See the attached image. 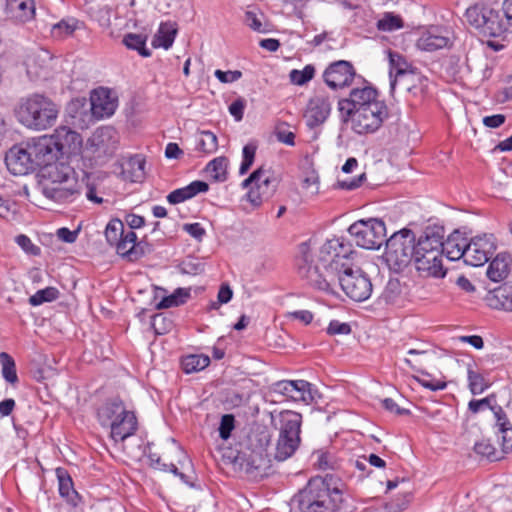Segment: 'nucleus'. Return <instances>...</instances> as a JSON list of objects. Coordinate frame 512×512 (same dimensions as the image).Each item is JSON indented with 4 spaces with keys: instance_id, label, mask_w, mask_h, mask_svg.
<instances>
[{
    "instance_id": "1",
    "label": "nucleus",
    "mask_w": 512,
    "mask_h": 512,
    "mask_svg": "<svg viewBox=\"0 0 512 512\" xmlns=\"http://www.w3.org/2000/svg\"><path fill=\"white\" fill-rule=\"evenodd\" d=\"M354 254L349 240L334 237L321 246L315 261L311 241L302 242L298 245L296 258L298 275L312 288L332 293L337 276L353 267Z\"/></svg>"
},
{
    "instance_id": "2",
    "label": "nucleus",
    "mask_w": 512,
    "mask_h": 512,
    "mask_svg": "<svg viewBox=\"0 0 512 512\" xmlns=\"http://www.w3.org/2000/svg\"><path fill=\"white\" fill-rule=\"evenodd\" d=\"M270 442V431L264 426H255L240 437L234 447L227 449L223 457L235 470L243 472L249 478H263L270 468L267 453Z\"/></svg>"
},
{
    "instance_id": "3",
    "label": "nucleus",
    "mask_w": 512,
    "mask_h": 512,
    "mask_svg": "<svg viewBox=\"0 0 512 512\" xmlns=\"http://www.w3.org/2000/svg\"><path fill=\"white\" fill-rule=\"evenodd\" d=\"M344 486L335 475L315 476L293 496L292 502L300 512H351Z\"/></svg>"
},
{
    "instance_id": "4",
    "label": "nucleus",
    "mask_w": 512,
    "mask_h": 512,
    "mask_svg": "<svg viewBox=\"0 0 512 512\" xmlns=\"http://www.w3.org/2000/svg\"><path fill=\"white\" fill-rule=\"evenodd\" d=\"M38 177L40 192L56 203H72L81 195L75 171L65 163H56L42 168Z\"/></svg>"
},
{
    "instance_id": "5",
    "label": "nucleus",
    "mask_w": 512,
    "mask_h": 512,
    "mask_svg": "<svg viewBox=\"0 0 512 512\" xmlns=\"http://www.w3.org/2000/svg\"><path fill=\"white\" fill-rule=\"evenodd\" d=\"M444 233L443 226L428 225L417 239L412 261L421 276L443 278L446 275L442 263Z\"/></svg>"
},
{
    "instance_id": "6",
    "label": "nucleus",
    "mask_w": 512,
    "mask_h": 512,
    "mask_svg": "<svg viewBox=\"0 0 512 512\" xmlns=\"http://www.w3.org/2000/svg\"><path fill=\"white\" fill-rule=\"evenodd\" d=\"M60 106L44 94L34 93L19 100L14 108L17 121L24 127L42 131L55 125Z\"/></svg>"
},
{
    "instance_id": "7",
    "label": "nucleus",
    "mask_w": 512,
    "mask_h": 512,
    "mask_svg": "<svg viewBox=\"0 0 512 512\" xmlns=\"http://www.w3.org/2000/svg\"><path fill=\"white\" fill-rule=\"evenodd\" d=\"M97 420L104 428L110 429L114 442H123L134 435L138 428L135 413L128 410L119 397L109 398L97 409Z\"/></svg>"
},
{
    "instance_id": "8",
    "label": "nucleus",
    "mask_w": 512,
    "mask_h": 512,
    "mask_svg": "<svg viewBox=\"0 0 512 512\" xmlns=\"http://www.w3.org/2000/svg\"><path fill=\"white\" fill-rule=\"evenodd\" d=\"M385 260L394 272L403 271L413 260L416 250L415 233L408 228L394 232L385 240Z\"/></svg>"
},
{
    "instance_id": "9",
    "label": "nucleus",
    "mask_w": 512,
    "mask_h": 512,
    "mask_svg": "<svg viewBox=\"0 0 512 512\" xmlns=\"http://www.w3.org/2000/svg\"><path fill=\"white\" fill-rule=\"evenodd\" d=\"M104 234L108 244L116 248L117 254L129 261H137L146 253L143 243L137 242L136 233L125 231L124 223L118 218L108 222Z\"/></svg>"
},
{
    "instance_id": "10",
    "label": "nucleus",
    "mask_w": 512,
    "mask_h": 512,
    "mask_svg": "<svg viewBox=\"0 0 512 512\" xmlns=\"http://www.w3.org/2000/svg\"><path fill=\"white\" fill-rule=\"evenodd\" d=\"M280 424L275 459L284 461L291 457L300 445L302 416L293 411H286L281 414Z\"/></svg>"
},
{
    "instance_id": "11",
    "label": "nucleus",
    "mask_w": 512,
    "mask_h": 512,
    "mask_svg": "<svg viewBox=\"0 0 512 512\" xmlns=\"http://www.w3.org/2000/svg\"><path fill=\"white\" fill-rule=\"evenodd\" d=\"M389 117L384 101L372 103L367 108L354 111L349 117H340L343 123H350L351 129L358 135L372 134L378 131Z\"/></svg>"
},
{
    "instance_id": "12",
    "label": "nucleus",
    "mask_w": 512,
    "mask_h": 512,
    "mask_svg": "<svg viewBox=\"0 0 512 512\" xmlns=\"http://www.w3.org/2000/svg\"><path fill=\"white\" fill-rule=\"evenodd\" d=\"M465 16L467 22L484 36L499 37L508 29L500 11L483 4L469 7Z\"/></svg>"
},
{
    "instance_id": "13",
    "label": "nucleus",
    "mask_w": 512,
    "mask_h": 512,
    "mask_svg": "<svg viewBox=\"0 0 512 512\" xmlns=\"http://www.w3.org/2000/svg\"><path fill=\"white\" fill-rule=\"evenodd\" d=\"M348 232L357 246L364 249L377 250L386 240L385 223L378 218L358 220L350 225Z\"/></svg>"
},
{
    "instance_id": "14",
    "label": "nucleus",
    "mask_w": 512,
    "mask_h": 512,
    "mask_svg": "<svg viewBox=\"0 0 512 512\" xmlns=\"http://www.w3.org/2000/svg\"><path fill=\"white\" fill-rule=\"evenodd\" d=\"M336 283H339L344 293L356 302L367 300L373 291L370 277L358 267H351L340 273Z\"/></svg>"
},
{
    "instance_id": "15",
    "label": "nucleus",
    "mask_w": 512,
    "mask_h": 512,
    "mask_svg": "<svg viewBox=\"0 0 512 512\" xmlns=\"http://www.w3.org/2000/svg\"><path fill=\"white\" fill-rule=\"evenodd\" d=\"M275 182V179H272L270 176H266V171L262 167H259L242 182V187H250L246 194L247 200L253 205V207H259L275 192Z\"/></svg>"
},
{
    "instance_id": "16",
    "label": "nucleus",
    "mask_w": 512,
    "mask_h": 512,
    "mask_svg": "<svg viewBox=\"0 0 512 512\" xmlns=\"http://www.w3.org/2000/svg\"><path fill=\"white\" fill-rule=\"evenodd\" d=\"M381 101L379 100V92L372 86L354 88L347 98L338 101V111L340 117H349L354 111L367 108L368 105Z\"/></svg>"
},
{
    "instance_id": "17",
    "label": "nucleus",
    "mask_w": 512,
    "mask_h": 512,
    "mask_svg": "<svg viewBox=\"0 0 512 512\" xmlns=\"http://www.w3.org/2000/svg\"><path fill=\"white\" fill-rule=\"evenodd\" d=\"M30 155L34 160L36 167L41 169L56 164L54 161L58 158L59 147L56 140L51 135H43L37 138H32L26 142Z\"/></svg>"
},
{
    "instance_id": "18",
    "label": "nucleus",
    "mask_w": 512,
    "mask_h": 512,
    "mask_svg": "<svg viewBox=\"0 0 512 512\" xmlns=\"http://www.w3.org/2000/svg\"><path fill=\"white\" fill-rule=\"evenodd\" d=\"M356 75L351 62L339 60L331 63L323 73V80L331 89L348 87Z\"/></svg>"
},
{
    "instance_id": "19",
    "label": "nucleus",
    "mask_w": 512,
    "mask_h": 512,
    "mask_svg": "<svg viewBox=\"0 0 512 512\" xmlns=\"http://www.w3.org/2000/svg\"><path fill=\"white\" fill-rule=\"evenodd\" d=\"M5 163L14 175H26L37 168L27 144L13 146L6 154Z\"/></svg>"
},
{
    "instance_id": "20",
    "label": "nucleus",
    "mask_w": 512,
    "mask_h": 512,
    "mask_svg": "<svg viewBox=\"0 0 512 512\" xmlns=\"http://www.w3.org/2000/svg\"><path fill=\"white\" fill-rule=\"evenodd\" d=\"M494 246L485 237H475L467 242L463 255L465 264L478 267L484 265L491 257Z\"/></svg>"
},
{
    "instance_id": "21",
    "label": "nucleus",
    "mask_w": 512,
    "mask_h": 512,
    "mask_svg": "<svg viewBox=\"0 0 512 512\" xmlns=\"http://www.w3.org/2000/svg\"><path fill=\"white\" fill-rule=\"evenodd\" d=\"M331 112V102L328 96L315 95L312 97L305 109L304 119L306 125L313 129L322 125Z\"/></svg>"
},
{
    "instance_id": "22",
    "label": "nucleus",
    "mask_w": 512,
    "mask_h": 512,
    "mask_svg": "<svg viewBox=\"0 0 512 512\" xmlns=\"http://www.w3.org/2000/svg\"><path fill=\"white\" fill-rule=\"evenodd\" d=\"M56 140L60 154H72L80 149L82 138L79 133L66 126L58 127L51 135Z\"/></svg>"
},
{
    "instance_id": "23",
    "label": "nucleus",
    "mask_w": 512,
    "mask_h": 512,
    "mask_svg": "<svg viewBox=\"0 0 512 512\" xmlns=\"http://www.w3.org/2000/svg\"><path fill=\"white\" fill-rule=\"evenodd\" d=\"M91 107L95 116L103 118L109 117L114 113L117 103L111 99L107 90L100 88L99 90H94L91 94Z\"/></svg>"
},
{
    "instance_id": "24",
    "label": "nucleus",
    "mask_w": 512,
    "mask_h": 512,
    "mask_svg": "<svg viewBox=\"0 0 512 512\" xmlns=\"http://www.w3.org/2000/svg\"><path fill=\"white\" fill-rule=\"evenodd\" d=\"M208 190V183L195 180L185 187L173 190L167 195L166 199L170 204L176 205L195 197L199 193H205Z\"/></svg>"
},
{
    "instance_id": "25",
    "label": "nucleus",
    "mask_w": 512,
    "mask_h": 512,
    "mask_svg": "<svg viewBox=\"0 0 512 512\" xmlns=\"http://www.w3.org/2000/svg\"><path fill=\"white\" fill-rule=\"evenodd\" d=\"M466 245L467 239L459 231H454L446 241L442 240L443 254L451 261L463 259Z\"/></svg>"
},
{
    "instance_id": "26",
    "label": "nucleus",
    "mask_w": 512,
    "mask_h": 512,
    "mask_svg": "<svg viewBox=\"0 0 512 512\" xmlns=\"http://www.w3.org/2000/svg\"><path fill=\"white\" fill-rule=\"evenodd\" d=\"M56 475L59 483V494L72 506H77L81 500L80 495L74 489V484L68 471L64 468H57Z\"/></svg>"
},
{
    "instance_id": "27",
    "label": "nucleus",
    "mask_w": 512,
    "mask_h": 512,
    "mask_svg": "<svg viewBox=\"0 0 512 512\" xmlns=\"http://www.w3.org/2000/svg\"><path fill=\"white\" fill-rule=\"evenodd\" d=\"M449 38L441 35L437 30H430L423 33L417 41V47L421 50L433 52L447 47Z\"/></svg>"
},
{
    "instance_id": "28",
    "label": "nucleus",
    "mask_w": 512,
    "mask_h": 512,
    "mask_svg": "<svg viewBox=\"0 0 512 512\" xmlns=\"http://www.w3.org/2000/svg\"><path fill=\"white\" fill-rule=\"evenodd\" d=\"M7 9L19 21L26 22L35 15L34 0H7Z\"/></svg>"
},
{
    "instance_id": "29",
    "label": "nucleus",
    "mask_w": 512,
    "mask_h": 512,
    "mask_svg": "<svg viewBox=\"0 0 512 512\" xmlns=\"http://www.w3.org/2000/svg\"><path fill=\"white\" fill-rule=\"evenodd\" d=\"M509 273V257L505 254H498L489 264L487 269V277L499 282L507 277Z\"/></svg>"
},
{
    "instance_id": "30",
    "label": "nucleus",
    "mask_w": 512,
    "mask_h": 512,
    "mask_svg": "<svg viewBox=\"0 0 512 512\" xmlns=\"http://www.w3.org/2000/svg\"><path fill=\"white\" fill-rule=\"evenodd\" d=\"M210 364V358L204 354H190L182 357L181 367L184 373L199 372Z\"/></svg>"
},
{
    "instance_id": "31",
    "label": "nucleus",
    "mask_w": 512,
    "mask_h": 512,
    "mask_svg": "<svg viewBox=\"0 0 512 512\" xmlns=\"http://www.w3.org/2000/svg\"><path fill=\"white\" fill-rule=\"evenodd\" d=\"M176 33L177 31L172 24L161 23L157 33L153 37V47H163L165 49L170 48L174 42Z\"/></svg>"
},
{
    "instance_id": "32",
    "label": "nucleus",
    "mask_w": 512,
    "mask_h": 512,
    "mask_svg": "<svg viewBox=\"0 0 512 512\" xmlns=\"http://www.w3.org/2000/svg\"><path fill=\"white\" fill-rule=\"evenodd\" d=\"M0 364H1V374L6 382L15 386L19 379L16 370V364L11 355L6 352L0 353Z\"/></svg>"
},
{
    "instance_id": "33",
    "label": "nucleus",
    "mask_w": 512,
    "mask_h": 512,
    "mask_svg": "<svg viewBox=\"0 0 512 512\" xmlns=\"http://www.w3.org/2000/svg\"><path fill=\"white\" fill-rule=\"evenodd\" d=\"M218 148V139L215 133L203 130L198 133L196 150L205 154H212Z\"/></svg>"
},
{
    "instance_id": "34",
    "label": "nucleus",
    "mask_w": 512,
    "mask_h": 512,
    "mask_svg": "<svg viewBox=\"0 0 512 512\" xmlns=\"http://www.w3.org/2000/svg\"><path fill=\"white\" fill-rule=\"evenodd\" d=\"M147 37L141 34L128 33L123 38V44L131 50H136L142 57H149L151 51L146 47Z\"/></svg>"
},
{
    "instance_id": "35",
    "label": "nucleus",
    "mask_w": 512,
    "mask_h": 512,
    "mask_svg": "<svg viewBox=\"0 0 512 512\" xmlns=\"http://www.w3.org/2000/svg\"><path fill=\"white\" fill-rule=\"evenodd\" d=\"M190 297L189 291L178 288L171 295L163 297L162 300L156 305L158 310L177 307L186 302Z\"/></svg>"
},
{
    "instance_id": "36",
    "label": "nucleus",
    "mask_w": 512,
    "mask_h": 512,
    "mask_svg": "<svg viewBox=\"0 0 512 512\" xmlns=\"http://www.w3.org/2000/svg\"><path fill=\"white\" fill-rule=\"evenodd\" d=\"M493 297L498 302L494 307L500 306L504 310L512 311V283H504L495 289Z\"/></svg>"
},
{
    "instance_id": "37",
    "label": "nucleus",
    "mask_w": 512,
    "mask_h": 512,
    "mask_svg": "<svg viewBox=\"0 0 512 512\" xmlns=\"http://www.w3.org/2000/svg\"><path fill=\"white\" fill-rule=\"evenodd\" d=\"M403 20L399 15L392 12H386L377 21L376 27L383 32H392L403 27Z\"/></svg>"
},
{
    "instance_id": "38",
    "label": "nucleus",
    "mask_w": 512,
    "mask_h": 512,
    "mask_svg": "<svg viewBox=\"0 0 512 512\" xmlns=\"http://www.w3.org/2000/svg\"><path fill=\"white\" fill-rule=\"evenodd\" d=\"M227 159L217 157L211 160L205 167V171L216 181L226 180Z\"/></svg>"
},
{
    "instance_id": "39",
    "label": "nucleus",
    "mask_w": 512,
    "mask_h": 512,
    "mask_svg": "<svg viewBox=\"0 0 512 512\" xmlns=\"http://www.w3.org/2000/svg\"><path fill=\"white\" fill-rule=\"evenodd\" d=\"M469 389L473 395L483 393L488 387L490 383L488 380L484 378V376L473 369L469 368L467 372Z\"/></svg>"
},
{
    "instance_id": "40",
    "label": "nucleus",
    "mask_w": 512,
    "mask_h": 512,
    "mask_svg": "<svg viewBox=\"0 0 512 512\" xmlns=\"http://www.w3.org/2000/svg\"><path fill=\"white\" fill-rule=\"evenodd\" d=\"M59 297V290L55 287H46L38 290L34 295L30 296L29 304L39 306L45 302H52Z\"/></svg>"
},
{
    "instance_id": "41",
    "label": "nucleus",
    "mask_w": 512,
    "mask_h": 512,
    "mask_svg": "<svg viewBox=\"0 0 512 512\" xmlns=\"http://www.w3.org/2000/svg\"><path fill=\"white\" fill-rule=\"evenodd\" d=\"M315 67L311 64L306 65L302 70L293 69L289 73L290 81L298 86H303L313 79Z\"/></svg>"
},
{
    "instance_id": "42",
    "label": "nucleus",
    "mask_w": 512,
    "mask_h": 512,
    "mask_svg": "<svg viewBox=\"0 0 512 512\" xmlns=\"http://www.w3.org/2000/svg\"><path fill=\"white\" fill-rule=\"evenodd\" d=\"M301 385V387H308V381L305 380H283L278 381L273 385V391L280 393L287 398H290L293 394V390Z\"/></svg>"
},
{
    "instance_id": "43",
    "label": "nucleus",
    "mask_w": 512,
    "mask_h": 512,
    "mask_svg": "<svg viewBox=\"0 0 512 512\" xmlns=\"http://www.w3.org/2000/svg\"><path fill=\"white\" fill-rule=\"evenodd\" d=\"M389 64L390 77H392L393 72H395L396 76H402L406 74L408 63L399 53L389 51Z\"/></svg>"
},
{
    "instance_id": "44",
    "label": "nucleus",
    "mask_w": 512,
    "mask_h": 512,
    "mask_svg": "<svg viewBox=\"0 0 512 512\" xmlns=\"http://www.w3.org/2000/svg\"><path fill=\"white\" fill-rule=\"evenodd\" d=\"M257 146L254 143H248L243 147L242 162L239 168L241 175L246 174L251 168L256 154Z\"/></svg>"
},
{
    "instance_id": "45",
    "label": "nucleus",
    "mask_w": 512,
    "mask_h": 512,
    "mask_svg": "<svg viewBox=\"0 0 512 512\" xmlns=\"http://www.w3.org/2000/svg\"><path fill=\"white\" fill-rule=\"evenodd\" d=\"M473 449L475 453L486 457L490 461H496L500 459L496 448L488 440L476 442Z\"/></svg>"
},
{
    "instance_id": "46",
    "label": "nucleus",
    "mask_w": 512,
    "mask_h": 512,
    "mask_svg": "<svg viewBox=\"0 0 512 512\" xmlns=\"http://www.w3.org/2000/svg\"><path fill=\"white\" fill-rule=\"evenodd\" d=\"M235 429V416L233 414H224L221 417L218 428L219 436L223 440H228L232 431Z\"/></svg>"
},
{
    "instance_id": "47",
    "label": "nucleus",
    "mask_w": 512,
    "mask_h": 512,
    "mask_svg": "<svg viewBox=\"0 0 512 512\" xmlns=\"http://www.w3.org/2000/svg\"><path fill=\"white\" fill-rule=\"evenodd\" d=\"M290 399L296 402H303L306 405L312 403L314 401L312 384L308 382V387H301V385H298V387L293 390V394Z\"/></svg>"
},
{
    "instance_id": "48",
    "label": "nucleus",
    "mask_w": 512,
    "mask_h": 512,
    "mask_svg": "<svg viewBox=\"0 0 512 512\" xmlns=\"http://www.w3.org/2000/svg\"><path fill=\"white\" fill-rule=\"evenodd\" d=\"M493 402H495V396L494 395H489L483 399H479V400H476V399H472L469 403H468V409L469 411H471L473 414H476L486 408L490 409L493 408L495 405H493Z\"/></svg>"
},
{
    "instance_id": "49",
    "label": "nucleus",
    "mask_w": 512,
    "mask_h": 512,
    "mask_svg": "<svg viewBox=\"0 0 512 512\" xmlns=\"http://www.w3.org/2000/svg\"><path fill=\"white\" fill-rule=\"evenodd\" d=\"M233 296V291L229 284L223 283L221 284L218 294L217 301H212L210 304V309H218L221 304L228 303Z\"/></svg>"
},
{
    "instance_id": "50",
    "label": "nucleus",
    "mask_w": 512,
    "mask_h": 512,
    "mask_svg": "<svg viewBox=\"0 0 512 512\" xmlns=\"http://www.w3.org/2000/svg\"><path fill=\"white\" fill-rule=\"evenodd\" d=\"M181 272L184 274L196 275L204 271V265L196 259L184 260L180 265Z\"/></svg>"
},
{
    "instance_id": "51",
    "label": "nucleus",
    "mask_w": 512,
    "mask_h": 512,
    "mask_svg": "<svg viewBox=\"0 0 512 512\" xmlns=\"http://www.w3.org/2000/svg\"><path fill=\"white\" fill-rule=\"evenodd\" d=\"M316 457V465L319 469H334V457L332 454L326 451H316L313 454Z\"/></svg>"
},
{
    "instance_id": "52",
    "label": "nucleus",
    "mask_w": 512,
    "mask_h": 512,
    "mask_svg": "<svg viewBox=\"0 0 512 512\" xmlns=\"http://www.w3.org/2000/svg\"><path fill=\"white\" fill-rule=\"evenodd\" d=\"M214 76L221 83H233V82L239 80L242 77V72L239 71V70L222 71L220 69H217L214 72Z\"/></svg>"
},
{
    "instance_id": "53",
    "label": "nucleus",
    "mask_w": 512,
    "mask_h": 512,
    "mask_svg": "<svg viewBox=\"0 0 512 512\" xmlns=\"http://www.w3.org/2000/svg\"><path fill=\"white\" fill-rule=\"evenodd\" d=\"M245 107H246L245 99L242 97H239L230 104L229 112L234 117V119L236 121H241L243 119Z\"/></svg>"
},
{
    "instance_id": "54",
    "label": "nucleus",
    "mask_w": 512,
    "mask_h": 512,
    "mask_svg": "<svg viewBox=\"0 0 512 512\" xmlns=\"http://www.w3.org/2000/svg\"><path fill=\"white\" fill-rule=\"evenodd\" d=\"M351 332V327L348 323H342L338 320H332L327 327L329 335H347Z\"/></svg>"
},
{
    "instance_id": "55",
    "label": "nucleus",
    "mask_w": 512,
    "mask_h": 512,
    "mask_svg": "<svg viewBox=\"0 0 512 512\" xmlns=\"http://www.w3.org/2000/svg\"><path fill=\"white\" fill-rule=\"evenodd\" d=\"M498 432L501 434L502 451L504 453L512 452V426L499 428Z\"/></svg>"
},
{
    "instance_id": "56",
    "label": "nucleus",
    "mask_w": 512,
    "mask_h": 512,
    "mask_svg": "<svg viewBox=\"0 0 512 512\" xmlns=\"http://www.w3.org/2000/svg\"><path fill=\"white\" fill-rule=\"evenodd\" d=\"M245 23L249 28H251L252 30H254L256 32H259V33L266 32V29L263 27L261 20L252 11H247L245 13Z\"/></svg>"
},
{
    "instance_id": "57",
    "label": "nucleus",
    "mask_w": 512,
    "mask_h": 512,
    "mask_svg": "<svg viewBox=\"0 0 512 512\" xmlns=\"http://www.w3.org/2000/svg\"><path fill=\"white\" fill-rule=\"evenodd\" d=\"M414 379L424 388H427L431 391L444 390L447 387V383L443 380H427L424 378H420L414 376Z\"/></svg>"
},
{
    "instance_id": "58",
    "label": "nucleus",
    "mask_w": 512,
    "mask_h": 512,
    "mask_svg": "<svg viewBox=\"0 0 512 512\" xmlns=\"http://www.w3.org/2000/svg\"><path fill=\"white\" fill-rule=\"evenodd\" d=\"M74 30V25L62 20L53 26L52 34L56 37H63L72 34Z\"/></svg>"
},
{
    "instance_id": "59",
    "label": "nucleus",
    "mask_w": 512,
    "mask_h": 512,
    "mask_svg": "<svg viewBox=\"0 0 512 512\" xmlns=\"http://www.w3.org/2000/svg\"><path fill=\"white\" fill-rule=\"evenodd\" d=\"M183 230L187 232L191 237L202 240L204 235L206 234L205 229L201 226L200 223H187L183 225Z\"/></svg>"
},
{
    "instance_id": "60",
    "label": "nucleus",
    "mask_w": 512,
    "mask_h": 512,
    "mask_svg": "<svg viewBox=\"0 0 512 512\" xmlns=\"http://www.w3.org/2000/svg\"><path fill=\"white\" fill-rule=\"evenodd\" d=\"M366 179V174L362 173L358 177L352 180H339L337 186L344 190H354L361 186L363 181Z\"/></svg>"
},
{
    "instance_id": "61",
    "label": "nucleus",
    "mask_w": 512,
    "mask_h": 512,
    "mask_svg": "<svg viewBox=\"0 0 512 512\" xmlns=\"http://www.w3.org/2000/svg\"><path fill=\"white\" fill-rule=\"evenodd\" d=\"M491 411L493 412L495 419H496V427L504 428L509 425H511L510 421L507 418V415L503 408L500 405H496L491 408Z\"/></svg>"
},
{
    "instance_id": "62",
    "label": "nucleus",
    "mask_w": 512,
    "mask_h": 512,
    "mask_svg": "<svg viewBox=\"0 0 512 512\" xmlns=\"http://www.w3.org/2000/svg\"><path fill=\"white\" fill-rule=\"evenodd\" d=\"M58 238L65 243H74L78 237L79 229L70 230L67 227H62L57 230Z\"/></svg>"
},
{
    "instance_id": "63",
    "label": "nucleus",
    "mask_w": 512,
    "mask_h": 512,
    "mask_svg": "<svg viewBox=\"0 0 512 512\" xmlns=\"http://www.w3.org/2000/svg\"><path fill=\"white\" fill-rule=\"evenodd\" d=\"M383 407L391 412L395 413L397 415H407L410 414V411L408 409L400 408L397 403L391 399V398H385L382 400Z\"/></svg>"
},
{
    "instance_id": "64",
    "label": "nucleus",
    "mask_w": 512,
    "mask_h": 512,
    "mask_svg": "<svg viewBox=\"0 0 512 512\" xmlns=\"http://www.w3.org/2000/svg\"><path fill=\"white\" fill-rule=\"evenodd\" d=\"M16 242L18 243L19 246H21L26 252H30L34 255H36L39 251V248L36 247L30 240L29 237H27L26 235H18L16 237Z\"/></svg>"
}]
</instances>
